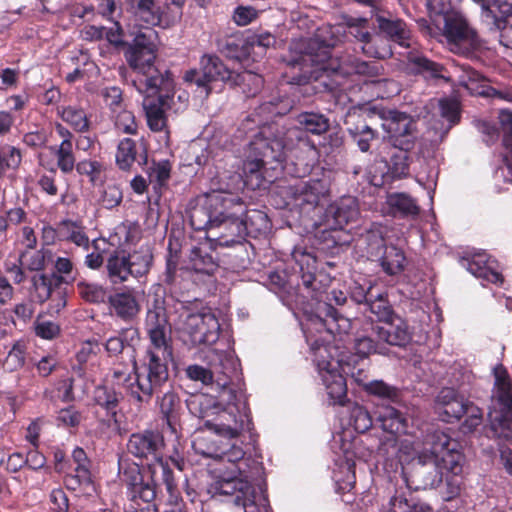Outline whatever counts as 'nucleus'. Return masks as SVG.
<instances>
[{
    "mask_svg": "<svg viewBox=\"0 0 512 512\" xmlns=\"http://www.w3.org/2000/svg\"><path fill=\"white\" fill-rule=\"evenodd\" d=\"M163 294L165 292L163 291ZM144 329L149 339L143 358L133 364V371L125 375L115 370L113 378L119 380L129 399L137 406L148 405L154 394L161 391L169 379L168 358L172 357L171 325L164 295L155 292L148 306Z\"/></svg>",
    "mask_w": 512,
    "mask_h": 512,
    "instance_id": "1",
    "label": "nucleus"
},
{
    "mask_svg": "<svg viewBox=\"0 0 512 512\" xmlns=\"http://www.w3.org/2000/svg\"><path fill=\"white\" fill-rule=\"evenodd\" d=\"M156 38V31L138 34L126 52L125 60L137 74L133 85L143 95L142 105L149 129L153 132H165L168 141L170 131L166 110L171 108L175 80L169 69L156 65Z\"/></svg>",
    "mask_w": 512,
    "mask_h": 512,
    "instance_id": "2",
    "label": "nucleus"
},
{
    "mask_svg": "<svg viewBox=\"0 0 512 512\" xmlns=\"http://www.w3.org/2000/svg\"><path fill=\"white\" fill-rule=\"evenodd\" d=\"M317 155L315 143L302 131L271 124L263 126L250 141L244 172L247 177L272 182L284 170L287 160L309 166Z\"/></svg>",
    "mask_w": 512,
    "mask_h": 512,
    "instance_id": "3",
    "label": "nucleus"
},
{
    "mask_svg": "<svg viewBox=\"0 0 512 512\" xmlns=\"http://www.w3.org/2000/svg\"><path fill=\"white\" fill-rule=\"evenodd\" d=\"M292 257L299 268L301 281L297 283L298 290L303 296L316 301L310 320L319 326L317 328L319 331L324 329L334 337L338 335L341 340L343 335L349 334L352 321L333 307L331 302L322 299L332 282V278L328 273L317 268V259L312 254L301 249H295ZM330 295L331 297H326L329 301H334L337 305L346 303L347 297L342 291L332 290Z\"/></svg>",
    "mask_w": 512,
    "mask_h": 512,
    "instance_id": "4",
    "label": "nucleus"
},
{
    "mask_svg": "<svg viewBox=\"0 0 512 512\" xmlns=\"http://www.w3.org/2000/svg\"><path fill=\"white\" fill-rule=\"evenodd\" d=\"M200 69H190L185 72L184 80L195 84L205 97L212 91V82L222 81L227 84H241L245 81L252 82L254 88L248 93H255L262 85V76L250 71L236 72L229 69L216 55L204 54L200 59Z\"/></svg>",
    "mask_w": 512,
    "mask_h": 512,
    "instance_id": "5",
    "label": "nucleus"
},
{
    "mask_svg": "<svg viewBox=\"0 0 512 512\" xmlns=\"http://www.w3.org/2000/svg\"><path fill=\"white\" fill-rule=\"evenodd\" d=\"M226 393L228 407L224 409L220 405L214 418L205 420V428L221 438L235 439L242 432L252 431V416L247 401L240 402L232 388Z\"/></svg>",
    "mask_w": 512,
    "mask_h": 512,
    "instance_id": "6",
    "label": "nucleus"
},
{
    "mask_svg": "<svg viewBox=\"0 0 512 512\" xmlns=\"http://www.w3.org/2000/svg\"><path fill=\"white\" fill-rule=\"evenodd\" d=\"M330 193V180L326 177L310 178L293 185L280 186L275 192L281 200L275 201L278 208L297 209L300 213H310Z\"/></svg>",
    "mask_w": 512,
    "mask_h": 512,
    "instance_id": "7",
    "label": "nucleus"
},
{
    "mask_svg": "<svg viewBox=\"0 0 512 512\" xmlns=\"http://www.w3.org/2000/svg\"><path fill=\"white\" fill-rule=\"evenodd\" d=\"M334 60L328 59L317 65L309 76H301L298 84H310L312 81L319 82L325 89L331 90L332 85L326 81L330 74H340L342 76L360 75L369 78H375L382 74L383 66L377 61H365L351 54L342 56L336 65Z\"/></svg>",
    "mask_w": 512,
    "mask_h": 512,
    "instance_id": "8",
    "label": "nucleus"
},
{
    "mask_svg": "<svg viewBox=\"0 0 512 512\" xmlns=\"http://www.w3.org/2000/svg\"><path fill=\"white\" fill-rule=\"evenodd\" d=\"M334 361L343 373L349 375L368 394L396 404L401 401L402 394L397 387L388 385L382 380L368 381L369 369L365 360L340 354Z\"/></svg>",
    "mask_w": 512,
    "mask_h": 512,
    "instance_id": "9",
    "label": "nucleus"
},
{
    "mask_svg": "<svg viewBox=\"0 0 512 512\" xmlns=\"http://www.w3.org/2000/svg\"><path fill=\"white\" fill-rule=\"evenodd\" d=\"M250 477L233 476L221 478L212 484L210 491L213 496H226L235 506L241 507L244 512H260L261 505L257 504L260 497H265L256 492L254 486L248 480Z\"/></svg>",
    "mask_w": 512,
    "mask_h": 512,
    "instance_id": "10",
    "label": "nucleus"
},
{
    "mask_svg": "<svg viewBox=\"0 0 512 512\" xmlns=\"http://www.w3.org/2000/svg\"><path fill=\"white\" fill-rule=\"evenodd\" d=\"M446 38L450 50L454 53L467 55L477 46V34L472 29L463 15L457 11L447 14L440 20L439 28Z\"/></svg>",
    "mask_w": 512,
    "mask_h": 512,
    "instance_id": "11",
    "label": "nucleus"
},
{
    "mask_svg": "<svg viewBox=\"0 0 512 512\" xmlns=\"http://www.w3.org/2000/svg\"><path fill=\"white\" fill-rule=\"evenodd\" d=\"M494 391L493 399L498 411L489 413L490 422L493 426L501 429L512 428V380L503 364H498L493 369Z\"/></svg>",
    "mask_w": 512,
    "mask_h": 512,
    "instance_id": "12",
    "label": "nucleus"
},
{
    "mask_svg": "<svg viewBox=\"0 0 512 512\" xmlns=\"http://www.w3.org/2000/svg\"><path fill=\"white\" fill-rule=\"evenodd\" d=\"M119 479L127 486V494L133 503L152 502L157 496V484L153 476L145 478L141 466L129 460L119 461Z\"/></svg>",
    "mask_w": 512,
    "mask_h": 512,
    "instance_id": "13",
    "label": "nucleus"
},
{
    "mask_svg": "<svg viewBox=\"0 0 512 512\" xmlns=\"http://www.w3.org/2000/svg\"><path fill=\"white\" fill-rule=\"evenodd\" d=\"M426 445H429L427 456L442 464V467L451 474L462 472L463 454L460 443L444 431L436 430L428 435Z\"/></svg>",
    "mask_w": 512,
    "mask_h": 512,
    "instance_id": "14",
    "label": "nucleus"
},
{
    "mask_svg": "<svg viewBox=\"0 0 512 512\" xmlns=\"http://www.w3.org/2000/svg\"><path fill=\"white\" fill-rule=\"evenodd\" d=\"M165 441L163 434L158 430L146 429L132 433L127 442V451L141 461H161Z\"/></svg>",
    "mask_w": 512,
    "mask_h": 512,
    "instance_id": "15",
    "label": "nucleus"
},
{
    "mask_svg": "<svg viewBox=\"0 0 512 512\" xmlns=\"http://www.w3.org/2000/svg\"><path fill=\"white\" fill-rule=\"evenodd\" d=\"M443 470L442 464L429 458L427 453H421L412 463L406 485L416 491L435 488L443 481Z\"/></svg>",
    "mask_w": 512,
    "mask_h": 512,
    "instance_id": "16",
    "label": "nucleus"
},
{
    "mask_svg": "<svg viewBox=\"0 0 512 512\" xmlns=\"http://www.w3.org/2000/svg\"><path fill=\"white\" fill-rule=\"evenodd\" d=\"M392 146L413 149L416 141V122L405 112L390 110L383 123Z\"/></svg>",
    "mask_w": 512,
    "mask_h": 512,
    "instance_id": "17",
    "label": "nucleus"
},
{
    "mask_svg": "<svg viewBox=\"0 0 512 512\" xmlns=\"http://www.w3.org/2000/svg\"><path fill=\"white\" fill-rule=\"evenodd\" d=\"M123 396L121 392L115 390L114 387L107 385H99L93 391V403L95 406V415L99 421L111 427H119L118 409Z\"/></svg>",
    "mask_w": 512,
    "mask_h": 512,
    "instance_id": "18",
    "label": "nucleus"
},
{
    "mask_svg": "<svg viewBox=\"0 0 512 512\" xmlns=\"http://www.w3.org/2000/svg\"><path fill=\"white\" fill-rule=\"evenodd\" d=\"M206 203L217 223H221L224 219L242 217L246 212L245 202L231 192L214 191L207 196Z\"/></svg>",
    "mask_w": 512,
    "mask_h": 512,
    "instance_id": "19",
    "label": "nucleus"
},
{
    "mask_svg": "<svg viewBox=\"0 0 512 512\" xmlns=\"http://www.w3.org/2000/svg\"><path fill=\"white\" fill-rule=\"evenodd\" d=\"M186 328L194 344H211L218 339L220 324L214 313L204 311L189 314L186 320Z\"/></svg>",
    "mask_w": 512,
    "mask_h": 512,
    "instance_id": "20",
    "label": "nucleus"
},
{
    "mask_svg": "<svg viewBox=\"0 0 512 512\" xmlns=\"http://www.w3.org/2000/svg\"><path fill=\"white\" fill-rule=\"evenodd\" d=\"M115 163L119 170L130 172L134 163L145 166L148 163V146L143 140L140 142L132 138H123L119 141L115 154Z\"/></svg>",
    "mask_w": 512,
    "mask_h": 512,
    "instance_id": "21",
    "label": "nucleus"
},
{
    "mask_svg": "<svg viewBox=\"0 0 512 512\" xmlns=\"http://www.w3.org/2000/svg\"><path fill=\"white\" fill-rule=\"evenodd\" d=\"M107 303L111 313L124 322H132L141 311L138 292L134 288L125 287L109 294Z\"/></svg>",
    "mask_w": 512,
    "mask_h": 512,
    "instance_id": "22",
    "label": "nucleus"
},
{
    "mask_svg": "<svg viewBox=\"0 0 512 512\" xmlns=\"http://www.w3.org/2000/svg\"><path fill=\"white\" fill-rule=\"evenodd\" d=\"M385 326H372L373 332L378 339L386 346L404 347L410 343L412 333L407 321L399 315L384 323Z\"/></svg>",
    "mask_w": 512,
    "mask_h": 512,
    "instance_id": "23",
    "label": "nucleus"
},
{
    "mask_svg": "<svg viewBox=\"0 0 512 512\" xmlns=\"http://www.w3.org/2000/svg\"><path fill=\"white\" fill-rule=\"evenodd\" d=\"M359 216L358 201L353 196H343L331 203L326 211L325 217L333 229H343L350 222L355 221Z\"/></svg>",
    "mask_w": 512,
    "mask_h": 512,
    "instance_id": "24",
    "label": "nucleus"
},
{
    "mask_svg": "<svg viewBox=\"0 0 512 512\" xmlns=\"http://www.w3.org/2000/svg\"><path fill=\"white\" fill-rule=\"evenodd\" d=\"M333 361L334 357H331V361L319 364L320 374L332 404L344 405L347 400L346 379L336 371Z\"/></svg>",
    "mask_w": 512,
    "mask_h": 512,
    "instance_id": "25",
    "label": "nucleus"
},
{
    "mask_svg": "<svg viewBox=\"0 0 512 512\" xmlns=\"http://www.w3.org/2000/svg\"><path fill=\"white\" fill-rule=\"evenodd\" d=\"M376 414L377 421L384 431L393 435L408 434L409 419L402 410L391 405H383Z\"/></svg>",
    "mask_w": 512,
    "mask_h": 512,
    "instance_id": "26",
    "label": "nucleus"
},
{
    "mask_svg": "<svg viewBox=\"0 0 512 512\" xmlns=\"http://www.w3.org/2000/svg\"><path fill=\"white\" fill-rule=\"evenodd\" d=\"M216 229L218 232L215 237L220 246L243 245L246 241V228L241 221V217L224 219L221 223H215L214 230Z\"/></svg>",
    "mask_w": 512,
    "mask_h": 512,
    "instance_id": "27",
    "label": "nucleus"
},
{
    "mask_svg": "<svg viewBox=\"0 0 512 512\" xmlns=\"http://www.w3.org/2000/svg\"><path fill=\"white\" fill-rule=\"evenodd\" d=\"M248 43L247 37L237 31L220 37L217 40V48L227 58L242 62L251 56Z\"/></svg>",
    "mask_w": 512,
    "mask_h": 512,
    "instance_id": "28",
    "label": "nucleus"
},
{
    "mask_svg": "<svg viewBox=\"0 0 512 512\" xmlns=\"http://www.w3.org/2000/svg\"><path fill=\"white\" fill-rule=\"evenodd\" d=\"M190 263L191 269L181 268L180 271L181 274H188L193 281L199 275L213 276L219 267L214 256L203 247H194L191 250Z\"/></svg>",
    "mask_w": 512,
    "mask_h": 512,
    "instance_id": "29",
    "label": "nucleus"
},
{
    "mask_svg": "<svg viewBox=\"0 0 512 512\" xmlns=\"http://www.w3.org/2000/svg\"><path fill=\"white\" fill-rule=\"evenodd\" d=\"M157 403L162 420L166 422L171 433L177 434L182 408L180 397L174 391L169 390L158 398Z\"/></svg>",
    "mask_w": 512,
    "mask_h": 512,
    "instance_id": "30",
    "label": "nucleus"
},
{
    "mask_svg": "<svg viewBox=\"0 0 512 512\" xmlns=\"http://www.w3.org/2000/svg\"><path fill=\"white\" fill-rule=\"evenodd\" d=\"M460 264L477 278H482L493 284H502L504 282L503 275L488 265V258L485 253L463 257L460 260Z\"/></svg>",
    "mask_w": 512,
    "mask_h": 512,
    "instance_id": "31",
    "label": "nucleus"
},
{
    "mask_svg": "<svg viewBox=\"0 0 512 512\" xmlns=\"http://www.w3.org/2000/svg\"><path fill=\"white\" fill-rule=\"evenodd\" d=\"M105 271L107 279L113 285H120L129 280L131 275L124 249L117 248L109 253L105 263Z\"/></svg>",
    "mask_w": 512,
    "mask_h": 512,
    "instance_id": "32",
    "label": "nucleus"
},
{
    "mask_svg": "<svg viewBox=\"0 0 512 512\" xmlns=\"http://www.w3.org/2000/svg\"><path fill=\"white\" fill-rule=\"evenodd\" d=\"M358 246L366 254L367 258L375 261L383 251L388 248L384 232L381 226L372 227L362 233L358 239Z\"/></svg>",
    "mask_w": 512,
    "mask_h": 512,
    "instance_id": "33",
    "label": "nucleus"
},
{
    "mask_svg": "<svg viewBox=\"0 0 512 512\" xmlns=\"http://www.w3.org/2000/svg\"><path fill=\"white\" fill-rule=\"evenodd\" d=\"M186 406L193 416L203 421L202 428H205V420L214 418L220 404L214 396L197 393L190 395L186 399Z\"/></svg>",
    "mask_w": 512,
    "mask_h": 512,
    "instance_id": "34",
    "label": "nucleus"
},
{
    "mask_svg": "<svg viewBox=\"0 0 512 512\" xmlns=\"http://www.w3.org/2000/svg\"><path fill=\"white\" fill-rule=\"evenodd\" d=\"M59 241L73 243L86 251L90 249V239L86 227L80 222L64 219L58 223Z\"/></svg>",
    "mask_w": 512,
    "mask_h": 512,
    "instance_id": "35",
    "label": "nucleus"
},
{
    "mask_svg": "<svg viewBox=\"0 0 512 512\" xmlns=\"http://www.w3.org/2000/svg\"><path fill=\"white\" fill-rule=\"evenodd\" d=\"M352 118L353 116H349L345 121L347 131L359 150L367 153L371 149L372 142L378 139V132L372 129L365 119L358 117L357 122L351 123Z\"/></svg>",
    "mask_w": 512,
    "mask_h": 512,
    "instance_id": "36",
    "label": "nucleus"
},
{
    "mask_svg": "<svg viewBox=\"0 0 512 512\" xmlns=\"http://www.w3.org/2000/svg\"><path fill=\"white\" fill-rule=\"evenodd\" d=\"M378 28L387 38L403 47H409L410 30L402 19L377 16Z\"/></svg>",
    "mask_w": 512,
    "mask_h": 512,
    "instance_id": "37",
    "label": "nucleus"
},
{
    "mask_svg": "<svg viewBox=\"0 0 512 512\" xmlns=\"http://www.w3.org/2000/svg\"><path fill=\"white\" fill-rule=\"evenodd\" d=\"M185 373L190 380L201 382L205 386L217 385L220 392L223 394H225L228 389H231L229 387L230 377L225 372L215 379V373L213 370L198 364H192L185 369Z\"/></svg>",
    "mask_w": 512,
    "mask_h": 512,
    "instance_id": "38",
    "label": "nucleus"
},
{
    "mask_svg": "<svg viewBox=\"0 0 512 512\" xmlns=\"http://www.w3.org/2000/svg\"><path fill=\"white\" fill-rule=\"evenodd\" d=\"M131 277L139 279L145 277L153 266L154 256L148 246H141L132 252H126Z\"/></svg>",
    "mask_w": 512,
    "mask_h": 512,
    "instance_id": "39",
    "label": "nucleus"
},
{
    "mask_svg": "<svg viewBox=\"0 0 512 512\" xmlns=\"http://www.w3.org/2000/svg\"><path fill=\"white\" fill-rule=\"evenodd\" d=\"M223 454L218 456L217 459L222 461H227L234 465L235 469L233 472L237 473L239 476L243 477H252L250 468V463L256 464L251 458L245 457V451L241 446L231 445L228 443H223L221 448Z\"/></svg>",
    "mask_w": 512,
    "mask_h": 512,
    "instance_id": "40",
    "label": "nucleus"
},
{
    "mask_svg": "<svg viewBox=\"0 0 512 512\" xmlns=\"http://www.w3.org/2000/svg\"><path fill=\"white\" fill-rule=\"evenodd\" d=\"M219 438L221 437L214 432L206 434L201 427L197 430L193 440V449L197 454L206 458L217 459L218 456L223 454L221 450L223 442Z\"/></svg>",
    "mask_w": 512,
    "mask_h": 512,
    "instance_id": "41",
    "label": "nucleus"
},
{
    "mask_svg": "<svg viewBox=\"0 0 512 512\" xmlns=\"http://www.w3.org/2000/svg\"><path fill=\"white\" fill-rule=\"evenodd\" d=\"M375 261L379 262L382 270L389 276L402 273L406 267V256L402 249L389 245Z\"/></svg>",
    "mask_w": 512,
    "mask_h": 512,
    "instance_id": "42",
    "label": "nucleus"
},
{
    "mask_svg": "<svg viewBox=\"0 0 512 512\" xmlns=\"http://www.w3.org/2000/svg\"><path fill=\"white\" fill-rule=\"evenodd\" d=\"M133 15L148 26L170 25L168 12L156 0H148Z\"/></svg>",
    "mask_w": 512,
    "mask_h": 512,
    "instance_id": "43",
    "label": "nucleus"
},
{
    "mask_svg": "<svg viewBox=\"0 0 512 512\" xmlns=\"http://www.w3.org/2000/svg\"><path fill=\"white\" fill-rule=\"evenodd\" d=\"M57 114L78 133H86L90 130V119L86 111L81 107L73 105L58 107Z\"/></svg>",
    "mask_w": 512,
    "mask_h": 512,
    "instance_id": "44",
    "label": "nucleus"
},
{
    "mask_svg": "<svg viewBox=\"0 0 512 512\" xmlns=\"http://www.w3.org/2000/svg\"><path fill=\"white\" fill-rule=\"evenodd\" d=\"M298 126L294 127L300 130L308 137L307 133L321 135L328 131L330 127L329 119L320 113L302 112L296 118Z\"/></svg>",
    "mask_w": 512,
    "mask_h": 512,
    "instance_id": "45",
    "label": "nucleus"
},
{
    "mask_svg": "<svg viewBox=\"0 0 512 512\" xmlns=\"http://www.w3.org/2000/svg\"><path fill=\"white\" fill-rule=\"evenodd\" d=\"M245 225L246 237L258 238L265 234L271 227V222L267 214L261 210H247L241 217Z\"/></svg>",
    "mask_w": 512,
    "mask_h": 512,
    "instance_id": "46",
    "label": "nucleus"
},
{
    "mask_svg": "<svg viewBox=\"0 0 512 512\" xmlns=\"http://www.w3.org/2000/svg\"><path fill=\"white\" fill-rule=\"evenodd\" d=\"M387 204L393 216L416 217L420 213V207L415 199L406 193H394L388 196Z\"/></svg>",
    "mask_w": 512,
    "mask_h": 512,
    "instance_id": "47",
    "label": "nucleus"
},
{
    "mask_svg": "<svg viewBox=\"0 0 512 512\" xmlns=\"http://www.w3.org/2000/svg\"><path fill=\"white\" fill-rule=\"evenodd\" d=\"M64 281L62 276L53 273L47 275L44 273H36L31 277L32 288L38 302L47 301L53 292L54 286L60 285Z\"/></svg>",
    "mask_w": 512,
    "mask_h": 512,
    "instance_id": "48",
    "label": "nucleus"
},
{
    "mask_svg": "<svg viewBox=\"0 0 512 512\" xmlns=\"http://www.w3.org/2000/svg\"><path fill=\"white\" fill-rule=\"evenodd\" d=\"M395 151L391 153L387 162L388 174L392 179H401L409 174L410 157L412 149H404L402 146H393Z\"/></svg>",
    "mask_w": 512,
    "mask_h": 512,
    "instance_id": "49",
    "label": "nucleus"
},
{
    "mask_svg": "<svg viewBox=\"0 0 512 512\" xmlns=\"http://www.w3.org/2000/svg\"><path fill=\"white\" fill-rule=\"evenodd\" d=\"M408 63L413 67L415 73L424 76L426 79L444 78L442 71L443 65L428 59L425 56L409 53L407 57Z\"/></svg>",
    "mask_w": 512,
    "mask_h": 512,
    "instance_id": "50",
    "label": "nucleus"
},
{
    "mask_svg": "<svg viewBox=\"0 0 512 512\" xmlns=\"http://www.w3.org/2000/svg\"><path fill=\"white\" fill-rule=\"evenodd\" d=\"M76 290L80 298L87 303L102 304L108 301V291L101 284L81 280L76 284Z\"/></svg>",
    "mask_w": 512,
    "mask_h": 512,
    "instance_id": "51",
    "label": "nucleus"
},
{
    "mask_svg": "<svg viewBox=\"0 0 512 512\" xmlns=\"http://www.w3.org/2000/svg\"><path fill=\"white\" fill-rule=\"evenodd\" d=\"M355 354H349L348 356H355L357 359L366 360L371 354L385 355L388 348L382 343V341H375L370 336H361L354 340Z\"/></svg>",
    "mask_w": 512,
    "mask_h": 512,
    "instance_id": "52",
    "label": "nucleus"
},
{
    "mask_svg": "<svg viewBox=\"0 0 512 512\" xmlns=\"http://www.w3.org/2000/svg\"><path fill=\"white\" fill-rule=\"evenodd\" d=\"M366 306L378 322L385 323L397 315L394 312L387 295H383L381 293L374 294V297Z\"/></svg>",
    "mask_w": 512,
    "mask_h": 512,
    "instance_id": "53",
    "label": "nucleus"
},
{
    "mask_svg": "<svg viewBox=\"0 0 512 512\" xmlns=\"http://www.w3.org/2000/svg\"><path fill=\"white\" fill-rule=\"evenodd\" d=\"M348 424L358 433H365L373 424L372 417L368 410L357 403L349 406Z\"/></svg>",
    "mask_w": 512,
    "mask_h": 512,
    "instance_id": "54",
    "label": "nucleus"
},
{
    "mask_svg": "<svg viewBox=\"0 0 512 512\" xmlns=\"http://www.w3.org/2000/svg\"><path fill=\"white\" fill-rule=\"evenodd\" d=\"M22 162V153L20 149L14 146H0V179H2L9 170L16 171Z\"/></svg>",
    "mask_w": 512,
    "mask_h": 512,
    "instance_id": "55",
    "label": "nucleus"
},
{
    "mask_svg": "<svg viewBox=\"0 0 512 512\" xmlns=\"http://www.w3.org/2000/svg\"><path fill=\"white\" fill-rule=\"evenodd\" d=\"M157 464L161 468L162 472V482L165 485L166 491L169 495V502L173 505H178L181 501L180 491L178 489V484L176 478L174 476V472L169 465L168 460L158 461Z\"/></svg>",
    "mask_w": 512,
    "mask_h": 512,
    "instance_id": "56",
    "label": "nucleus"
},
{
    "mask_svg": "<svg viewBox=\"0 0 512 512\" xmlns=\"http://www.w3.org/2000/svg\"><path fill=\"white\" fill-rule=\"evenodd\" d=\"M56 164L63 174H69L74 170L76 158L73 151V142L60 143L54 150Z\"/></svg>",
    "mask_w": 512,
    "mask_h": 512,
    "instance_id": "57",
    "label": "nucleus"
},
{
    "mask_svg": "<svg viewBox=\"0 0 512 512\" xmlns=\"http://www.w3.org/2000/svg\"><path fill=\"white\" fill-rule=\"evenodd\" d=\"M390 512H428L427 506L416 503L413 499H408L404 491L396 490L394 496L390 499Z\"/></svg>",
    "mask_w": 512,
    "mask_h": 512,
    "instance_id": "58",
    "label": "nucleus"
},
{
    "mask_svg": "<svg viewBox=\"0 0 512 512\" xmlns=\"http://www.w3.org/2000/svg\"><path fill=\"white\" fill-rule=\"evenodd\" d=\"M216 220L213 219L210 209L205 203L202 207H196L191 211L190 224L195 231H213Z\"/></svg>",
    "mask_w": 512,
    "mask_h": 512,
    "instance_id": "59",
    "label": "nucleus"
},
{
    "mask_svg": "<svg viewBox=\"0 0 512 512\" xmlns=\"http://www.w3.org/2000/svg\"><path fill=\"white\" fill-rule=\"evenodd\" d=\"M106 245L105 239H94L90 241V248L92 251L88 253L84 258V265L90 270H99L105 263L104 254L105 248L101 246Z\"/></svg>",
    "mask_w": 512,
    "mask_h": 512,
    "instance_id": "60",
    "label": "nucleus"
},
{
    "mask_svg": "<svg viewBox=\"0 0 512 512\" xmlns=\"http://www.w3.org/2000/svg\"><path fill=\"white\" fill-rule=\"evenodd\" d=\"M27 344L23 340L16 341L8 352L5 365L10 371H16L25 365Z\"/></svg>",
    "mask_w": 512,
    "mask_h": 512,
    "instance_id": "61",
    "label": "nucleus"
},
{
    "mask_svg": "<svg viewBox=\"0 0 512 512\" xmlns=\"http://www.w3.org/2000/svg\"><path fill=\"white\" fill-rule=\"evenodd\" d=\"M440 115L451 125L459 123L461 118L460 102L455 98H442L439 100Z\"/></svg>",
    "mask_w": 512,
    "mask_h": 512,
    "instance_id": "62",
    "label": "nucleus"
},
{
    "mask_svg": "<svg viewBox=\"0 0 512 512\" xmlns=\"http://www.w3.org/2000/svg\"><path fill=\"white\" fill-rule=\"evenodd\" d=\"M466 409V401L463 397H459L453 402H450L443 409L439 410L438 414L442 421L453 423L454 421L461 419L465 414Z\"/></svg>",
    "mask_w": 512,
    "mask_h": 512,
    "instance_id": "63",
    "label": "nucleus"
},
{
    "mask_svg": "<svg viewBox=\"0 0 512 512\" xmlns=\"http://www.w3.org/2000/svg\"><path fill=\"white\" fill-rule=\"evenodd\" d=\"M100 96L103 98L104 103L108 106L111 113H115L125 106L123 91L118 86L104 87L100 91Z\"/></svg>",
    "mask_w": 512,
    "mask_h": 512,
    "instance_id": "64",
    "label": "nucleus"
}]
</instances>
